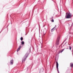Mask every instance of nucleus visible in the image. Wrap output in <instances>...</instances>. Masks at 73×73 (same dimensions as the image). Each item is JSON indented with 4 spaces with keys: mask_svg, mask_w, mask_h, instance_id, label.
I'll list each match as a JSON object with an SVG mask.
<instances>
[{
    "mask_svg": "<svg viewBox=\"0 0 73 73\" xmlns=\"http://www.w3.org/2000/svg\"><path fill=\"white\" fill-rule=\"evenodd\" d=\"M30 52H31V47L29 48V51L28 50V51L27 52L25 55L24 57V58L23 59H22V62H25V61L27 59V58L28 57V55H29V54L30 53Z\"/></svg>",
    "mask_w": 73,
    "mask_h": 73,
    "instance_id": "1",
    "label": "nucleus"
},
{
    "mask_svg": "<svg viewBox=\"0 0 73 73\" xmlns=\"http://www.w3.org/2000/svg\"><path fill=\"white\" fill-rule=\"evenodd\" d=\"M65 17L66 19H70L72 17V14L70 12L66 13Z\"/></svg>",
    "mask_w": 73,
    "mask_h": 73,
    "instance_id": "2",
    "label": "nucleus"
},
{
    "mask_svg": "<svg viewBox=\"0 0 73 73\" xmlns=\"http://www.w3.org/2000/svg\"><path fill=\"white\" fill-rule=\"evenodd\" d=\"M60 36H58L56 42V44L57 45H59V41H60Z\"/></svg>",
    "mask_w": 73,
    "mask_h": 73,
    "instance_id": "3",
    "label": "nucleus"
},
{
    "mask_svg": "<svg viewBox=\"0 0 73 73\" xmlns=\"http://www.w3.org/2000/svg\"><path fill=\"white\" fill-rule=\"evenodd\" d=\"M56 25H55V27L51 29V32H53L54 30H56Z\"/></svg>",
    "mask_w": 73,
    "mask_h": 73,
    "instance_id": "4",
    "label": "nucleus"
},
{
    "mask_svg": "<svg viewBox=\"0 0 73 73\" xmlns=\"http://www.w3.org/2000/svg\"><path fill=\"white\" fill-rule=\"evenodd\" d=\"M64 50V49L60 50L58 52V54H59L60 53H62V52H63Z\"/></svg>",
    "mask_w": 73,
    "mask_h": 73,
    "instance_id": "5",
    "label": "nucleus"
},
{
    "mask_svg": "<svg viewBox=\"0 0 73 73\" xmlns=\"http://www.w3.org/2000/svg\"><path fill=\"white\" fill-rule=\"evenodd\" d=\"M13 59H12L10 61V64L11 65H13Z\"/></svg>",
    "mask_w": 73,
    "mask_h": 73,
    "instance_id": "6",
    "label": "nucleus"
},
{
    "mask_svg": "<svg viewBox=\"0 0 73 73\" xmlns=\"http://www.w3.org/2000/svg\"><path fill=\"white\" fill-rule=\"evenodd\" d=\"M70 66L71 68H73V63L72 62L70 63Z\"/></svg>",
    "mask_w": 73,
    "mask_h": 73,
    "instance_id": "7",
    "label": "nucleus"
},
{
    "mask_svg": "<svg viewBox=\"0 0 73 73\" xmlns=\"http://www.w3.org/2000/svg\"><path fill=\"white\" fill-rule=\"evenodd\" d=\"M43 70H44V68H42L40 69L39 72V73H40V72H41V71H42V72H43Z\"/></svg>",
    "mask_w": 73,
    "mask_h": 73,
    "instance_id": "8",
    "label": "nucleus"
},
{
    "mask_svg": "<svg viewBox=\"0 0 73 73\" xmlns=\"http://www.w3.org/2000/svg\"><path fill=\"white\" fill-rule=\"evenodd\" d=\"M21 43L22 44V45H24V42L23 41H22Z\"/></svg>",
    "mask_w": 73,
    "mask_h": 73,
    "instance_id": "9",
    "label": "nucleus"
},
{
    "mask_svg": "<svg viewBox=\"0 0 73 73\" xmlns=\"http://www.w3.org/2000/svg\"><path fill=\"white\" fill-rule=\"evenodd\" d=\"M21 41H23V37H21Z\"/></svg>",
    "mask_w": 73,
    "mask_h": 73,
    "instance_id": "10",
    "label": "nucleus"
},
{
    "mask_svg": "<svg viewBox=\"0 0 73 73\" xmlns=\"http://www.w3.org/2000/svg\"><path fill=\"white\" fill-rule=\"evenodd\" d=\"M21 46H20L18 49L20 50V49H21Z\"/></svg>",
    "mask_w": 73,
    "mask_h": 73,
    "instance_id": "11",
    "label": "nucleus"
},
{
    "mask_svg": "<svg viewBox=\"0 0 73 73\" xmlns=\"http://www.w3.org/2000/svg\"><path fill=\"white\" fill-rule=\"evenodd\" d=\"M51 21L52 22H54V19H52V20H51Z\"/></svg>",
    "mask_w": 73,
    "mask_h": 73,
    "instance_id": "12",
    "label": "nucleus"
},
{
    "mask_svg": "<svg viewBox=\"0 0 73 73\" xmlns=\"http://www.w3.org/2000/svg\"><path fill=\"white\" fill-rule=\"evenodd\" d=\"M69 48H70V50H71V46H69Z\"/></svg>",
    "mask_w": 73,
    "mask_h": 73,
    "instance_id": "13",
    "label": "nucleus"
},
{
    "mask_svg": "<svg viewBox=\"0 0 73 73\" xmlns=\"http://www.w3.org/2000/svg\"><path fill=\"white\" fill-rule=\"evenodd\" d=\"M19 49L18 48L17 50V52H19Z\"/></svg>",
    "mask_w": 73,
    "mask_h": 73,
    "instance_id": "14",
    "label": "nucleus"
},
{
    "mask_svg": "<svg viewBox=\"0 0 73 73\" xmlns=\"http://www.w3.org/2000/svg\"><path fill=\"white\" fill-rule=\"evenodd\" d=\"M51 19H53V17H51Z\"/></svg>",
    "mask_w": 73,
    "mask_h": 73,
    "instance_id": "15",
    "label": "nucleus"
},
{
    "mask_svg": "<svg viewBox=\"0 0 73 73\" xmlns=\"http://www.w3.org/2000/svg\"><path fill=\"white\" fill-rule=\"evenodd\" d=\"M43 34L44 35H45V33H43Z\"/></svg>",
    "mask_w": 73,
    "mask_h": 73,
    "instance_id": "16",
    "label": "nucleus"
},
{
    "mask_svg": "<svg viewBox=\"0 0 73 73\" xmlns=\"http://www.w3.org/2000/svg\"><path fill=\"white\" fill-rule=\"evenodd\" d=\"M27 34H28V33H27V34H25V35H27Z\"/></svg>",
    "mask_w": 73,
    "mask_h": 73,
    "instance_id": "17",
    "label": "nucleus"
},
{
    "mask_svg": "<svg viewBox=\"0 0 73 73\" xmlns=\"http://www.w3.org/2000/svg\"><path fill=\"white\" fill-rule=\"evenodd\" d=\"M2 31H1L0 32V33H1V32Z\"/></svg>",
    "mask_w": 73,
    "mask_h": 73,
    "instance_id": "18",
    "label": "nucleus"
},
{
    "mask_svg": "<svg viewBox=\"0 0 73 73\" xmlns=\"http://www.w3.org/2000/svg\"><path fill=\"white\" fill-rule=\"evenodd\" d=\"M64 46V45H63V46Z\"/></svg>",
    "mask_w": 73,
    "mask_h": 73,
    "instance_id": "19",
    "label": "nucleus"
},
{
    "mask_svg": "<svg viewBox=\"0 0 73 73\" xmlns=\"http://www.w3.org/2000/svg\"><path fill=\"white\" fill-rule=\"evenodd\" d=\"M63 42H64V41H63Z\"/></svg>",
    "mask_w": 73,
    "mask_h": 73,
    "instance_id": "20",
    "label": "nucleus"
},
{
    "mask_svg": "<svg viewBox=\"0 0 73 73\" xmlns=\"http://www.w3.org/2000/svg\"><path fill=\"white\" fill-rule=\"evenodd\" d=\"M41 48H42V46H41Z\"/></svg>",
    "mask_w": 73,
    "mask_h": 73,
    "instance_id": "21",
    "label": "nucleus"
},
{
    "mask_svg": "<svg viewBox=\"0 0 73 73\" xmlns=\"http://www.w3.org/2000/svg\"><path fill=\"white\" fill-rule=\"evenodd\" d=\"M65 41V40H64V41Z\"/></svg>",
    "mask_w": 73,
    "mask_h": 73,
    "instance_id": "22",
    "label": "nucleus"
}]
</instances>
